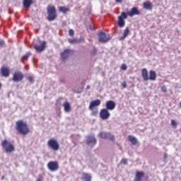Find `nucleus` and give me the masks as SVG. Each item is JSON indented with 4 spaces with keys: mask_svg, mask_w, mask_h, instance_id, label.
Instances as JSON below:
<instances>
[{
    "mask_svg": "<svg viewBox=\"0 0 181 181\" xmlns=\"http://www.w3.org/2000/svg\"><path fill=\"white\" fill-rule=\"evenodd\" d=\"M97 144V139L94 136H88L86 137V144L87 145H95Z\"/></svg>",
    "mask_w": 181,
    "mask_h": 181,
    "instance_id": "nucleus-16",
    "label": "nucleus"
},
{
    "mask_svg": "<svg viewBox=\"0 0 181 181\" xmlns=\"http://www.w3.org/2000/svg\"><path fill=\"white\" fill-rule=\"evenodd\" d=\"M127 64H122V66H121L122 70H127Z\"/></svg>",
    "mask_w": 181,
    "mask_h": 181,
    "instance_id": "nucleus-34",
    "label": "nucleus"
},
{
    "mask_svg": "<svg viewBox=\"0 0 181 181\" xmlns=\"http://www.w3.org/2000/svg\"><path fill=\"white\" fill-rule=\"evenodd\" d=\"M33 4V0H23V5L24 8H30Z\"/></svg>",
    "mask_w": 181,
    "mask_h": 181,
    "instance_id": "nucleus-23",
    "label": "nucleus"
},
{
    "mask_svg": "<svg viewBox=\"0 0 181 181\" xmlns=\"http://www.w3.org/2000/svg\"><path fill=\"white\" fill-rule=\"evenodd\" d=\"M99 105H101L100 100L97 99L95 100H92L89 105V110H94V108H95V107H98Z\"/></svg>",
    "mask_w": 181,
    "mask_h": 181,
    "instance_id": "nucleus-14",
    "label": "nucleus"
},
{
    "mask_svg": "<svg viewBox=\"0 0 181 181\" xmlns=\"http://www.w3.org/2000/svg\"><path fill=\"white\" fill-rule=\"evenodd\" d=\"M69 36H74V30L70 29L69 31Z\"/></svg>",
    "mask_w": 181,
    "mask_h": 181,
    "instance_id": "nucleus-32",
    "label": "nucleus"
},
{
    "mask_svg": "<svg viewBox=\"0 0 181 181\" xmlns=\"http://www.w3.org/2000/svg\"><path fill=\"white\" fill-rule=\"evenodd\" d=\"M5 46V41L0 40V47H4Z\"/></svg>",
    "mask_w": 181,
    "mask_h": 181,
    "instance_id": "nucleus-35",
    "label": "nucleus"
},
{
    "mask_svg": "<svg viewBox=\"0 0 181 181\" xmlns=\"http://www.w3.org/2000/svg\"><path fill=\"white\" fill-rule=\"evenodd\" d=\"M144 176H145V173L143 171H136L134 181H142Z\"/></svg>",
    "mask_w": 181,
    "mask_h": 181,
    "instance_id": "nucleus-17",
    "label": "nucleus"
},
{
    "mask_svg": "<svg viewBox=\"0 0 181 181\" xmlns=\"http://www.w3.org/2000/svg\"><path fill=\"white\" fill-rule=\"evenodd\" d=\"M143 6L144 9L151 11V9H152V3H151V1H146L143 4Z\"/></svg>",
    "mask_w": 181,
    "mask_h": 181,
    "instance_id": "nucleus-25",
    "label": "nucleus"
},
{
    "mask_svg": "<svg viewBox=\"0 0 181 181\" xmlns=\"http://www.w3.org/2000/svg\"><path fill=\"white\" fill-rule=\"evenodd\" d=\"M171 125H172L173 127H177V123L176 122V121L172 119V120H171Z\"/></svg>",
    "mask_w": 181,
    "mask_h": 181,
    "instance_id": "nucleus-30",
    "label": "nucleus"
},
{
    "mask_svg": "<svg viewBox=\"0 0 181 181\" xmlns=\"http://www.w3.org/2000/svg\"><path fill=\"white\" fill-rule=\"evenodd\" d=\"M128 139L132 145H138V139H136V137H135L132 135H129Z\"/></svg>",
    "mask_w": 181,
    "mask_h": 181,
    "instance_id": "nucleus-22",
    "label": "nucleus"
},
{
    "mask_svg": "<svg viewBox=\"0 0 181 181\" xmlns=\"http://www.w3.org/2000/svg\"><path fill=\"white\" fill-rule=\"evenodd\" d=\"M47 145L50 149H52V151H59L60 149V145L59 144V141L54 139H50L47 141Z\"/></svg>",
    "mask_w": 181,
    "mask_h": 181,
    "instance_id": "nucleus-5",
    "label": "nucleus"
},
{
    "mask_svg": "<svg viewBox=\"0 0 181 181\" xmlns=\"http://www.w3.org/2000/svg\"><path fill=\"white\" fill-rule=\"evenodd\" d=\"M73 53L72 50L70 49H65L62 54H61V57L63 61L66 60L69 56H70V54Z\"/></svg>",
    "mask_w": 181,
    "mask_h": 181,
    "instance_id": "nucleus-19",
    "label": "nucleus"
},
{
    "mask_svg": "<svg viewBox=\"0 0 181 181\" xmlns=\"http://www.w3.org/2000/svg\"><path fill=\"white\" fill-rule=\"evenodd\" d=\"M161 91L163 93H166L168 91V88H166V86H162L161 87Z\"/></svg>",
    "mask_w": 181,
    "mask_h": 181,
    "instance_id": "nucleus-31",
    "label": "nucleus"
},
{
    "mask_svg": "<svg viewBox=\"0 0 181 181\" xmlns=\"http://www.w3.org/2000/svg\"><path fill=\"white\" fill-rule=\"evenodd\" d=\"M69 43H71V45H76V43H79L80 40H77V39H70L69 40Z\"/></svg>",
    "mask_w": 181,
    "mask_h": 181,
    "instance_id": "nucleus-28",
    "label": "nucleus"
},
{
    "mask_svg": "<svg viewBox=\"0 0 181 181\" xmlns=\"http://www.w3.org/2000/svg\"><path fill=\"white\" fill-rule=\"evenodd\" d=\"M90 53L93 55L95 54V53H97V49L94 47Z\"/></svg>",
    "mask_w": 181,
    "mask_h": 181,
    "instance_id": "nucleus-33",
    "label": "nucleus"
},
{
    "mask_svg": "<svg viewBox=\"0 0 181 181\" xmlns=\"http://www.w3.org/2000/svg\"><path fill=\"white\" fill-rule=\"evenodd\" d=\"M128 16L125 12H122L121 16L118 17V25L119 28H124L125 26V21L124 19H127Z\"/></svg>",
    "mask_w": 181,
    "mask_h": 181,
    "instance_id": "nucleus-11",
    "label": "nucleus"
},
{
    "mask_svg": "<svg viewBox=\"0 0 181 181\" xmlns=\"http://www.w3.org/2000/svg\"><path fill=\"white\" fill-rule=\"evenodd\" d=\"M117 104H115V102L112 101V100H108L106 102V110H109V111H112V110L115 109Z\"/></svg>",
    "mask_w": 181,
    "mask_h": 181,
    "instance_id": "nucleus-15",
    "label": "nucleus"
},
{
    "mask_svg": "<svg viewBox=\"0 0 181 181\" xmlns=\"http://www.w3.org/2000/svg\"><path fill=\"white\" fill-rule=\"evenodd\" d=\"M111 117V114L108 109L103 108L100 112V118L104 121L108 119Z\"/></svg>",
    "mask_w": 181,
    "mask_h": 181,
    "instance_id": "nucleus-9",
    "label": "nucleus"
},
{
    "mask_svg": "<svg viewBox=\"0 0 181 181\" xmlns=\"http://www.w3.org/2000/svg\"><path fill=\"white\" fill-rule=\"evenodd\" d=\"M141 76L144 81H155L156 80V72L155 71L151 70L149 71V76L148 75V69H141Z\"/></svg>",
    "mask_w": 181,
    "mask_h": 181,
    "instance_id": "nucleus-2",
    "label": "nucleus"
},
{
    "mask_svg": "<svg viewBox=\"0 0 181 181\" xmlns=\"http://www.w3.org/2000/svg\"><path fill=\"white\" fill-rule=\"evenodd\" d=\"M81 180L91 181V175L87 173H83L82 174Z\"/></svg>",
    "mask_w": 181,
    "mask_h": 181,
    "instance_id": "nucleus-24",
    "label": "nucleus"
},
{
    "mask_svg": "<svg viewBox=\"0 0 181 181\" xmlns=\"http://www.w3.org/2000/svg\"><path fill=\"white\" fill-rule=\"evenodd\" d=\"M122 86L123 88H127V82H123L122 83Z\"/></svg>",
    "mask_w": 181,
    "mask_h": 181,
    "instance_id": "nucleus-37",
    "label": "nucleus"
},
{
    "mask_svg": "<svg viewBox=\"0 0 181 181\" xmlns=\"http://www.w3.org/2000/svg\"><path fill=\"white\" fill-rule=\"evenodd\" d=\"M58 11L62 13H67V12H70V8L66 6H59Z\"/></svg>",
    "mask_w": 181,
    "mask_h": 181,
    "instance_id": "nucleus-26",
    "label": "nucleus"
},
{
    "mask_svg": "<svg viewBox=\"0 0 181 181\" xmlns=\"http://www.w3.org/2000/svg\"><path fill=\"white\" fill-rule=\"evenodd\" d=\"M59 168V163L57 161H49L47 163V168L51 172H57Z\"/></svg>",
    "mask_w": 181,
    "mask_h": 181,
    "instance_id": "nucleus-10",
    "label": "nucleus"
},
{
    "mask_svg": "<svg viewBox=\"0 0 181 181\" xmlns=\"http://www.w3.org/2000/svg\"><path fill=\"white\" fill-rule=\"evenodd\" d=\"M30 56H32V53L28 52H26V54L22 57L21 58V62L22 63H25V62H26V60H28L29 59V57H30Z\"/></svg>",
    "mask_w": 181,
    "mask_h": 181,
    "instance_id": "nucleus-27",
    "label": "nucleus"
},
{
    "mask_svg": "<svg viewBox=\"0 0 181 181\" xmlns=\"http://www.w3.org/2000/svg\"><path fill=\"white\" fill-rule=\"evenodd\" d=\"M130 30L129 28L127 27L123 32V35L119 37V40H124L129 35Z\"/></svg>",
    "mask_w": 181,
    "mask_h": 181,
    "instance_id": "nucleus-21",
    "label": "nucleus"
},
{
    "mask_svg": "<svg viewBox=\"0 0 181 181\" xmlns=\"http://www.w3.org/2000/svg\"><path fill=\"white\" fill-rule=\"evenodd\" d=\"M86 88H87V90L90 89V86H88L86 87Z\"/></svg>",
    "mask_w": 181,
    "mask_h": 181,
    "instance_id": "nucleus-40",
    "label": "nucleus"
},
{
    "mask_svg": "<svg viewBox=\"0 0 181 181\" xmlns=\"http://www.w3.org/2000/svg\"><path fill=\"white\" fill-rule=\"evenodd\" d=\"M0 71L3 77H9L11 75V70L6 66H2L0 69Z\"/></svg>",
    "mask_w": 181,
    "mask_h": 181,
    "instance_id": "nucleus-12",
    "label": "nucleus"
},
{
    "mask_svg": "<svg viewBox=\"0 0 181 181\" xmlns=\"http://www.w3.org/2000/svg\"><path fill=\"white\" fill-rule=\"evenodd\" d=\"M63 107L65 112H70V111H71V106L70 105V103L67 101L64 102Z\"/></svg>",
    "mask_w": 181,
    "mask_h": 181,
    "instance_id": "nucleus-20",
    "label": "nucleus"
},
{
    "mask_svg": "<svg viewBox=\"0 0 181 181\" xmlns=\"http://www.w3.org/2000/svg\"><path fill=\"white\" fill-rule=\"evenodd\" d=\"M46 49V42L43 41L40 42V45H35V49L36 52H38V53H40L43 52Z\"/></svg>",
    "mask_w": 181,
    "mask_h": 181,
    "instance_id": "nucleus-13",
    "label": "nucleus"
},
{
    "mask_svg": "<svg viewBox=\"0 0 181 181\" xmlns=\"http://www.w3.org/2000/svg\"><path fill=\"white\" fill-rule=\"evenodd\" d=\"M2 87V84L0 83V88Z\"/></svg>",
    "mask_w": 181,
    "mask_h": 181,
    "instance_id": "nucleus-41",
    "label": "nucleus"
},
{
    "mask_svg": "<svg viewBox=\"0 0 181 181\" xmlns=\"http://www.w3.org/2000/svg\"><path fill=\"white\" fill-rule=\"evenodd\" d=\"M25 76L23 75V73L21 71H16L13 74L12 80L15 83H19V81H22L23 80Z\"/></svg>",
    "mask_w": 181,
    "mask_h": 181,
    "instance_id": "nucleus-8",
    "label": "nucleus"
},
{
    "mask_svg": "<svg viewBox=\"0 0 181 181\" xmlns=\"http://www.w3.org/2000/svg\"><path fill=\"white\" fill-rule=\"evenodd\" d=\"M121 163L123 165H127L128 164V160L126 158H122L121 160Z\"/></svg>",
    "mask_w": 181,
    "mask_h": 181,
    "instance_id": "nucleus-29",
    "label": "nucleus"
},
{
    "mask_svg": "<svg viewBox=\"0 0 181 181\" xmlns=\"http://www.w3.org/2000/svg\"><path fill=\"white\" fill-rule=\"evenodd\" d=\"M1 146L7 153H11L15 151V146L7 139H5L1 142Z\"/></svg>",
    "mask_w": 181,
    "mask_h": 181,
    "instance_id": "nucleus-4",
    "label": "nucleus"
},
{
    "mask_svg": "<svg viewBox=\"0 0 181 181\" xmlns=\"http://www.w3.org/2000/svg\"><path fill=\"white\" fill-rule=\"evenodd\" d=\"M115 1L118 4H121L122 2V0H115Z\"/></svg>",
    "mask_w": 181,
    "mask_h": 181,
    "instance_id": "nucleus-38",
    "label": "nucleus"
},
{
    "mask_svg": "<svg viewBox=\"0 0 181 181\" xmlns=\"http://www.w3.org/2000/svg\"><path fill=\"white\" fill-rule=\"evenodd\" d=\"M127 15L131 17L134 16V15H141V11L138 10V8L133 7L130 11L127 12Z\"/></svg>",
    "mask_w": 181,
    "mask_h": 181,
    "instance_id": "nucleus-18",
    "label": "nucleus"
},
{
    "mask_svg": "<svg viewBox=\"0 0 181 181\" xmlns=\"http://www.w3.org/2000/svg\"><path fill=\"white\" fill-rule=\"evenodd\" d=\"M28 80L30 83H33V76H28Z\"/></svg>",
    "mask_w": 181,
    "mask_h": 181,
    "instance_id": "nucleus-36",
    "label": "nucleus"
},
{
    "mask_svg": "<svg viewBox=\"0 0 181 181\" xmlns=\"http://www.w3.org/2000/svg\"><path fill=\"white\" fill-rule=\"evenodd\" d=\"M47 12L48 16L47 17V21L52 22L57 18V13H56V7L52 4L47 6Z\"/></svg>",
    "mask_w": 181,
    "mask_h": 181,
    "instance_id": "nucleus-3",
    "label": "nucleus"
},
{
    "mask_svg": "<svg viewBox=\"0 0 181 181\" xmlns=\"http://www.w3.org/2000/svg\"><path fill=\"white\" fill-rule=\"evenodd\" d=\"M98 40L100 43H107V42L111 40V37L110 35H107L104 32H100L98 34Z\"/></svg>",
    "mask_w": 181,
    "mask_h": 181,
    "instance_id": "nucleus-7",
    "label": "nucleus"
},
{
    "mask_svg": "<svg viewBox=\"0 0 181 181\" xmlns=\"http://www.w3.org/2000/svg\"><path fill=\"white\" fill-rule=\"evenodd\" d=\"M16 130L21 135H28L30 132V129L28 123L23 120L16 122Z\"/></svg>",
    "mask_w": 181,
    "mask_h": 181,
    "instance_id": "nucleus-1",
    "label": "nucleus"
},
{
    "mask_svg": "<svg viewBox=\"0 0 181 181\" xmlns=\"http://www.w3.org/2000/svg\"><path fill=\"white\" fill-rule=\"evenodd\" d=\"M99 136L102 138V139H110L112 142L115 141V136L111 134L110 132H101L99 133Z\"/></svg>",
    "mask_w": 181,
    "mask_h": 181,
    "instance_id": "nucleus-6",
    "label": "nucleus"
},
{
    "mask_svg": "<svg viewBox=\"0 0 181 181\" xmlns=\"http://www.w3.org/2000/svg\"><path fill=\"white\" fill-rule=\"evenodd\" d=\"M164 158H165V159H166V158H168V154H166V153H164Z\"/></svg>",
    "mask_w": 181,
    "mask_h": 181,
    "instance_id": "nucleus-39",
    "label": "nucleus"
}]
</instances>
